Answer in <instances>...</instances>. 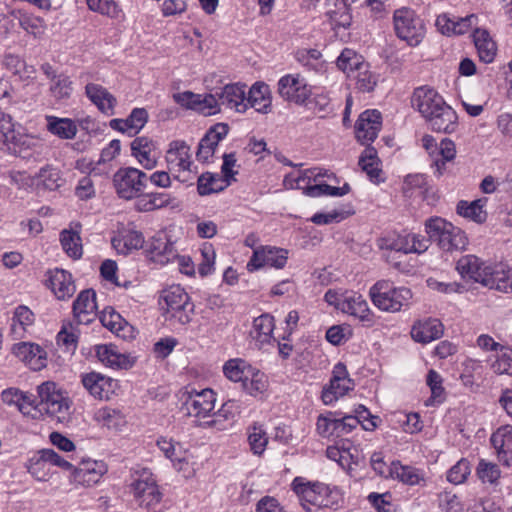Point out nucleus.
<instances>
[{"label":"nucleus","instance_id":"f257e3e1","mask_svg":"<svg viewBox=\"0 0 512 512\" xmlns=\"http://www.w3.org/2000/svg\"><path fill=\"white\" fill-rule=\"evenodd\" d=\"M38 400L32 395L24 393V400L20 401L19 411L23 414L36 417L37 414H46L52 420L67 424L71 420V401L69 397L57 388L54 382H44L37 387Z\"/></svg>","mask_w":512,"mask_h":512},{"label":"nucleus","instance_id":"f03ea898","mask_svg":"<svg viewBox=\"0 0 512 512\" xmlns=\"http://www.w3.org/2000/svg\"><path fill=\"white\" fill-rule=\"evenodd\" d=\"M324 300L335 309L357 318L368 326L374 323V314L367 301L356 291L329 289L324 295Z\"/></svg>","mask_w":512,"mask_h":512},{"label":"nucleus","instance_id":"7ed1b4c3","mask_svg":"<svg viewBox=\"0 0 512 512\" xmlns=\"http://www.w3.org/2000/svg\"><path fill=\"white\" fill-rule=\"evenodd\" d=\"M369 297L379 310L396 313L409 307L412 292L404 286L395 287L389 280H379L370 287Z\"/></svg>","mask_w":512,"mask_h":512},{"label":"nucleus","instance_id":"20e7f679","mask_svg":"<svg viewBox=\"0 0 512 512\" xmlns=\"http://www.w3.org/2000/svg\"><path fill=\"white\" fill-rule=\"evenodd\" d=\"M425 230L431 241L444 251L465 249L468 240L465 233L441 217H432L425 222Z\"/></svg>","mask_w":512,"mask_h":512},{"label":"nucleus","instance_id":"39448f33","mask_svg":"<svg viewBox=\"0 0 512 512\" xmlns=\"http://www.w3.org/2000/svg\"><path fill=\"white\" fill-rule=\"evenodd\" d=\"M130 491L141 507L156 511L162 500L157 481L149 469L134 470L131 474Z\"/></svg>","mask_w":512,"mask_h":512},{"label":"nucleus","instance_id":"423d86ee","mask_svg":"<svg viewBox=\"0 0 512 512\" xmlns=\"http://www.w3.org/2000/svg\"><path fill=\"white\" fill-rule=\"evenodd\" d=\"M164 159L167 170L181 182L190 180L189 176L197 173L194 170L191 148L184 140L171 141Z\"/></svg>","mask_w":512,"mask_h":512},{"label":"nucleus","instance_id":"0eeeda50","mask_svg":"<svg viewBox=\"0 0 512 512\" xmlns=\"http://www.w3.org/2000/svg\"><path fill=\"white\" fill-rule=\"evenodd\" d=\"M148 175L135 167H124L116 171L113 184L117 195L124 200H132L144 192Z\"/></svg>","mask_w":512,"mask_h":512},{"label":"nucleus","instance_id":"6e6552de","mask_svg":"<svg viewBox=\"0 0 512 512\" xmlns=\"http://www.w3.org/2000/svg\"><path fill=\"white\" fill-rule=\"evenodd\" d=\"M160 305L171 317L176 318L181 324L190 321L194 305L185 290L179 285H173L164 289L161 293Z\"/></svg>","mask_w":512,"mask_h":512},{"label":"nucleus","instance_id":"1a4fd4ad","mask_svg":"<svg viewBox=\"0 0 512 512\" xmlns=\"http://www.w3.org/2000/svg\"><path fill=\"white\" fill-rule=\"evenodd\" d=\"M394 28L397 36L410 46L419 45L425 35L423 21L408 8H401L394 12Z\"/></svg>","mask_w":512,"mask_h":512},{"label":"nucleus","instance_id":"9d476101","mask_svg":"<svg viewBox=\"0 0 512 512\" xmlns=\"http://www.w3.org/2000/svg\"><path fill=\"white\" fill-rule=\"evenodd\" d=\"M184 395L183 406L187 415L198 419L212 417L211 412H213L216 403V394L212 389L206 388L198 391L191 388Z\"/></svg>","mask_w":512,"mask_h":512},{"label":"nucleus","instance_id":"9b49d317","mask_svg":"<svg viewBox=\"0 0 512 512\" xmlns=\"http://www.w3.org/2000/svg\"><path fill=\"white\" fill-rule=\"evenodd\" d=\"M291 488L301 501L318 506H327V498L331 495V488L319 481H309L304 477H296Z\"/></svg>","mask_w":512,"mask_h":512},{"label":"nucleus","instance_id":"f8f14e48","mask_svg":"<svg viewBox=\"0 0 512 512\" xmlns=\"http://www.w3.org/2000/svg\"><path fill=\"white\" fill-rule=\"evenodd\" d=\"M288 260V250L275 246H258L254 249L253 255L247 263L248 271H255L262 267L269 266L282 269Z\"/></svg>","mask_w":512,"mask_h":512},{"label":"nucleus","instance_id":"ddd939ff","mask_svg":"<svg viewBox=\"0 0 512 512\" xmlns=\"http://www.w3.org/2000/svg\"><path fill=\"white\" fill-rule=\"evenodd\" d=\"M278 93L288 102L303 105L311 95L306 80L299 74H287L278 81Z\"/></svg>","mask_w":512,"mask_h":512},{"label":"nucleus","instance_id":"4468645a","mask_svg":"<svg viewBox=\"0 0 512 512\" xmlns=\"http://www.w3.org/2000/svg\"><path fill=\"white\" fill-rule=\"evenodd\" d=\"M353 387L354 383L348 375L346 366L339 362L333 368L329 386L325 387L322 392V400L326 405L332 404Z\"/></svg>","mask_w":512,"mask_h":512},{"label":"nucleus","instance_id":"2eb2a0df","mask_svg":"<svg viewBox=\"0 0 512 512\" xmlns=\"http://www.w3.org/2000/svg\"><path fill=\"white\" fill-rule=\"evenodd\" d=\"M157 446L177 471L182 472L185 477H190L193 474L194 470L189 462L188 451L179 442L171 438L160 437L157 440Z\"/></svg>","mask_w":512,"mask_h":512},{"label":"nucleus","instance_id":"dca6fc26","mask_svg":"<svg viewBox=\"0 0 512 512\" xmlns=\"http://www.w3.org/2000/svg\"><path fill=\"white\" fill-rule=\"evenodd\" d=\"M412 106L427 120L445 104L443 97L433 88L421 86L414 90Z\"/></svg>","mask_w":512,"mask_h":512},{"label":"nucleus","instance_id":"f3484780","mask_svg":"<svg viewBox=\"0 0 512 512\" xmlns=\"http://www.w3.org/2000/svg\"><path fill=\"white\" fill-rule=\"evenodd\" d=\"M131 155L146 170H152L158 165L157 142L147 136L136 137L130 144Z\"/></svg>","mask_w":512,"mask_h":512},{"label":"nucleus","instance_id":"a211bd4d","mask_svg":"<svg viewBox=\"0 0 512 512\" xmlns=\"http://www.w3.org/2000/svg\"><path fill=\"white\" fill-rule=\"evenodd\" d=\"M382 127L381 113L377 110L362 112L355 125V134L361 144L373 142Z\"/></svg>","mask_w":512,"mask_h":512},{"label":"nucleus","instance_id":"6ab92c4d","mask_svg":"<svg viewBox=\"0 0 512 512\" xmlns=\"http://www.w3.org/2000/svg\"><path fill=\"white\" fill-rule=\"evenodd\" d=\"M146 251L149 259L160 265L173 263L177 257V250L164 233L153 236Z\"/></svg>","mask_w":512,"mask_h":512},{"label":"nucleus","instance_id":"aec40b11","mask_svg":"<svg viewBox=\"0 0 512 512\" xmlns=\"http://www.w3.org/2000/svg\"><path fill=\"white\" fill-rule=\"evenodd\" d=\"M228 131L229 127L225 123H217L211 127L198 144L197 160L201 162L209 161L214 155L219 142L227 136Z\"/></svg>","mask_w":512,"mask_h":512},{"label":"nucleus","instance_id":"412c9836","mask_svg":"<svg viewBox=\"0 0 512 512\" xmlns=\"http://www.w3.org/2000/svg\"><path fill=\"white\" fill-rule=\"evenodd\" d=\"M73 315L77 324L88 325L96 319V294L93 290L88 289L79 293L73 303Z\"/></svg>","mask_w":512,"mask_h":512},{"label":"nucleus","instance_id":"4be33fe9","mask_svg":"<svg viewBox=\"0 0 512 512\" xmlns=\"http://www.w3.org/2000/svg\"><path fill=\"white\" fill-rule=\"evenodd\" d=\"M107 472V466L103 461H82L73 471L72 479L76 484L92 486L100 481Z\"/></svg>","mask_w":512,"mask_h":512},{"label":"nucleus","instance_id":"5701e85b","mask_svg":"<svg viewBox=\"0 0 512 512\" xmlns=\"http://www.w3.org/2000/svg\"><path fill=\"white\" fill-rule=\"evenodd\" d=\"M12 353L32 370L38 371L46 366V352L35 343L19 342L13 345Z\"/></svg>","mask_w":512,"mask_h":512},{"label":"nucleus","instance_id":"b1692460","mask_svg":"<svg viewBox=\"0 0 512 512\" xmlns=\"http://www.w3.org/2000/svg\"><path fill=\"white\" fill-rule=\"evenodd\" d=\"M47 286L59 300H65L73 296L76 291L72 275L63 269L50 270L47 273Z\"/></svg>","mask_w":512,"mask_h":512},{"label":"nucleus","instance_id":"393cba45","mask_svg":"<svg viewBox=\"0 0 512 512\" xmlns=\"http://www.w3.org/2000/svg\"><path fill=\"white\" fill-rule=\"evenodd\" d=\"M95 353L102 364L113 369H128L134 364V359L130 355L121 353L112 344L95 346Z\"/></svg>","mask_w":512,"mask_h":512},{"label":"nucleus","instance_id":"a878e982","mask_svg":"<svg viewBox=\"0 0 512 512\" xmlns=\"http://www.w3.org/2000/svg\"><path fill=\"white\" fill-rule=\"evenodd\" d=\"M478 17L475 14L466 17H449L447 14L439 15L436 19L438 30L444 35H462L477 25Z\"/></svg>","mask_w":512,"mask_h":512},{"label":"nucleus","instance_id":"bb28decb","mask_svg":"<svg viewBox=\"0 0 512 512\" xmlns=\"http://www.w3.org/2000/svg\"><path fill=\"white\" fill-rule=\"evenodd\" d=\"M221 107L238 113L246 112V85L227 84L218 90Z\"/></svg>","mask_w":512,"mask_h":512},{"label":"nucleus","instance_id":"cd10ccee","mask_svg":"<svg viewBox=\"0 0 512 512\" xmlns=\"http://www.w3.org/2000/svg\"><path fill=\"white\" fill-rule=\"evenodd\" d=\"M492 265H485L475 255H466L457 262V270L463 277L473 279L485 286Z\"/></svg>","mask_w":512,"mask_h":512},{"label":"nucleus","instance_id":"c85d7f7f","mask_svg":"<svg viewBox=\"0 0 512 512\" xmlns=\"http://www.w3.org/2000/svg\"><path fill=\"white\" fill-rule=\"evenodd\" d=\"M443 325L438 319L427 318L416 321L411 329V337L419 343H429L443 335Z\"/></svg>","mask_w":512,"mask_h":512},{"label":"nucleus","instance_id":"c756f323","mask_svg":"<svg viewBox=\"0 0 512 512\" xmlns=\"http://www.w3.org/2000/svg\"><path fill=\"white\" fill-rule=\"evenodd\" d=\"M272 98L269 86L263 82L254 83L246 92V110L251 107L255 111L267 114L271 111Z\"/></svg>","mask_w":512,"mask_h":512},{"label":"nucleus","instance_id":"7c9ffc66","mask_svg":"<svg viewBox=\"0 0 512 512\" xmlns=\"http://www.w3.org/2000/svg\"><path fill=\"white\" fill-rule=\"evenodd\" d=\"M485 287L502 293H512V267L503 263L492 265Z\"/></svg>","mask_w":512,"mask_h":512},{"label":"nucleus","instance_id":"2f4dec72","mask_svg":"<svg viewBox=\"0 0 512 512\" xmlns=\"http://www.w3.org/2000/svg\"><path fill=\"white\" fill-rule=\"evenodd\" d=\"M490 440L499 459L507 466H512V426L505 425L498 428Z\"/></svg>","mask_w":512,"mask_h":512},{"label":"nucleus","instance_id":"473e14b6","mask_svg":"<svg viewBox=\"0 0 512 512\" xmlns=\"http://www.w3.org/2000/svg\"><path fill=\"white\" fill-rule=\"evenodd\" d=\"M85 94L97 108L107 114H114L116 98L103 86L95 83H89L85 87Z\"/></svg>","mask_w":512,"mask_h":512},{"label":"nucleus","instance_id":"72a5a7b5","mask_svg":"<svg viewBox=\"0 0 512 512\" xmlns=\"http://www.w3.org/2000/svg\"><path fill=\"white\" fill-rule=\"evenodd\" d=\"M427 121L432 130L436 132L453 133L458 127V116L452 107L446 103L442 105L441 109L434 112Z\"/></svg>","mask_w":512,"mask_h":512},{"label":"nucleus","instance_id":"f704fd0d","mask_svg":"<svg viewBox=\"0 0 512 512\" xmlns=\"http://www.w3.org/2000/svg\"><path fill=\"white\" fill-rule=\"evenodd\" d=\"M82 384L93 397L101 400L110 398L113 384L111 378L91 372L82 376Z\"/></svg>","mask_w":512,"mask_h":512},{"label":"nucleus","instance_id":"c9c22d12","mask_svg":"<svg viewBox=\"0 0 512 512\" xmlns=\"http://www.w3.org/2000/svg\"><path fill=\"white\" fill-rule=\"evenodd\" d=\"M274 327V318L270 314H262L254 319L250 337L256 346L261 348L271 342Z\"/></svg>","mask_w":512,"mask_h":512},{"label":"nucleus","instance_id":"e433bc0d","mask_svg":"<svg viewBox=\"0 0 512 512\" xmlns=\"http://www.w3.org/2000/svg\"><path fill=\"white\" fill-rule=\"evenodd\" d=\"M388 474L391 478L410 486L419 485L424 481V474L421 470L410 465H403L400 461H393L390 464Z\"/></svg>","mask_w":512,"mask_h":512},{"label":"nucleus","instance_id":"4c0bfd02","mask_svg":"<svg viewBox=\"0 0 512 512\" xmlns=\"http://www.w3.org/2000/svg\"><path fill=\"white\" fill-rule=\"evenodd\" d=\"M473 42L479 58L484 63H491L497 53L496 42L486 29L476 28L473 32Z\"/></svg>","mask_w":512,"mask_h":512},{"label":"nucleus","instance_id":"58836bf2","mask_svg":"<svg viewBox=\"0 0 512 512\" xmlns=\"http://www.w3.org/2000/svg\"><path fill=\"white\" fill-rule=\"evenodd\" d=\"M104 327L115 333L118 337L129 339L134 337L133 327L115 311H105L100 318Z\"/></svg>","mask_w":512,"mask_h":512},{"label":"nucleus","instance_id":"ea45409f","mask_svg":"<svg viewBox=\"0 0 512 512\" xmlns=\"http://www.w3.org/2000/svg\"><path fill=\"white\" fill-rule=\"evenodd\" d=\"M325 14L335 26L348 28L352 22L350 9L344 0H326Z\"/></svg>","mask_w":512,"mask_h":512},{"label":"nucleus","instance_id":"a19ab883","mask_svg":"<svg viewBox=\"0 0 512 512\" xmlns=\"http://www.w3.org/2000/svg\"><path fill=\"white\" fill-rule=\"evenodd\" d=\"M359 166L372 182L380 183L383 181L381 178L382 170L380 168V160L374 147L368 145L364 149L359 158Z\"/></svg>","mask_w":512,"mask_h":512},{"label":"nucleus","instance_id":"79ce46f5","mask_svg":"<svg viewBox=\"0 0 512 512\" xmlns=\"http://www.w3.org/2000/svg\"><path fill=\"white\" fill-rule=\"evenodd\" d=\"M34 322L33 312L26 306H19L15 309L10 324V333L14 339L25 337L27 327Z\"/></svg>","mask_w":512,"mask_h":512},{"label":"nucleus","instance_id":"37998d69","mask_svg":"<svg viewBox=\"0 0 512 512\" xmlns=\"http://www.w3.org/2000/svg\"><path fill=\"white\" fill-rule=\"evenodd\" d=\"M64 183L60 175V171L50 165L42 167L35 174V187L38 190L54 191L61 187Z\"/></svg>","mask_w":512,"mask_h":512},{"label":"nucleus","instance_id":"c03bdc74","mask_svg":"<svg viewBox=\"0 0 512 512\" xmlns=\"http://www.w3.org/2000/svg\"><path fill=\"white\" fill-rule=\"evenodd\" d=\"M46 120L47 130L61 139L70 140L73 139L77 134V125L70 118L46 116Z\"/></svg>","mask_w":512,"mask_h":512},{"label":"nucleus","instance_id":"a18cd8bd","mask_svg":"<svg viewBox=\"0 0 512 512\" xmlns=\"http://www.w3.org/2000/svg\"><path fill=\"white\" fill-rule=\"evenodd\" d=\"M38 144V139L32 135L14 132L13 139L7 144L4 150H7L19 157L27 158L31 155V151Z\"/></svg>","mask_w":512,"mask_h":512},{"label":"nucleus","instance_id":"49530a36","mask_svg":"<svg viewBox=\"0 0 512 512\" xmlns=\"http://www.w3.org/2000/svg\"><path fill=\"white\" fill-rule=\"evenodd\" d=\"M230 183L223 175L207 172L198 177L197 190L200 195H209L223 191Z\"/></svg>","mask_w":512,"mask_h":512},{"label":"nucleus","instance_id":"de8ad7c7","mask_svg":"<svg viewBox=\"0 0 512 512\" xmlns=\"http://www.w3.org/2000/svg\"><path fill=\"white\" fill-rule=\"evenodd\" d=\"M486 203L487 198L476 199L472 202L461 200L458 202L456 210L460 216L476 223H483L487 218V213L484 210Z\"/></svg>","mask_w":512,"mask_h":512},{"label":"nucleus","instance_id":"09e8293b","mask_svg":"<svg viewBox=\"0 0 512 512\" xmlns=\"http://www.w3.org/2000/svg\"><path fill=\"white\" fill-rule=\"evenodd\" d=\"M337 67L351 77L358 69L365 68L366 62L356 51L345 48L337 58Z\"/></svg>","mask_w":512,"mask_h":512},{"label":"nucleus","instance_id":"8fccbe9b","mask_svg":"<svg viewBox=\"0 0 512 512\" xmlns=\"http://www.w3.org/2000/svg\"><path fill=\"white\" fill-rule=\"evenodd\" d=\"M239 406L237 402L234 400H229L225 402L222 407L212 415L211 420L202 423L204 427H215L217 430L225 429L223 425V420H231L234 419L236 414L238 413Z\"/></svg>","mask_w":512,"mask_h":512},{"label":"nucleus","instance_id":"3c124183","mask_svg":"<svg viewBox=\"0 0 512 512\" xmlns=\"http://www.w3.org/2000/svg\"><path fill=\"white\" fill-rule=\"evenodd\" d=\"M252 367L242 359H230L223 366L224 375L233 382H243L250 376Z\"/></svg>","mask_w":512,"mask_h":512},{"label":"nucleus","instance_id":"603ef678","mask_svg":"<svg viewBox=\"0 0 512 512\" xmlns=\"http://www.w3.org/2000/svg\"><path fill=\"white\" fill-rule=\"evenodd\" d=\"M28 472L38 481H47L51 474V468L48 460L44 457L43 450L38 455L32 457L27 465Z\"/></svg>","mask_w":512,"mask_h":512},{"label":"nucleus","instance_id":"864d4df0","mask_svg":"<svg viewBox=\"0 0 512 512\" xmlns=\"http://www.w3.org/2000/svg\"><path fill=\"white\" fill-rule=\"evenodd\" d=\"M60 241L68 256L73 259H79L82 256L81 238L77 232L68 230L62 231Z\"/></svg>","mask_w":512,"mask_h":512},{"label":"nucleus","instance_id":"5fc2aeb1","mask_svg":"<svg viewBox=\"0 0 512 512\" xmlns=\"http://www.w3.org/2000/svg\"><path fill=\"white\" fill-rule=\"evenodd\" d=\"M242 387L251 396H258L268 387L267 377L264 373L252 368L250 376L243 382Z\"/></svg>","mask_w":512,"mask_h":512},{"label":"nucleus","instance_id":"6e6d98bb","mask_svg":"<svg viewBox=\"0 0 512 512\" xmlns=\"http://www.w3.org/2000/svg\"><path fill=\"white\" fill-rule=\"evenodd\" d=\"M350 191V186L346 183L342 187H334L328 184L319 183L308 185L304 188V194L310 197H319L322 195L343 196Z\"/></svg>","mask_w":512,"mask_h":512},{"label":"nucleus","instance_id":"4d7b16f0","mask_svg":"<svg viewBox=\"0 0 512 512\" xmlns=\"http://www.w3.org/2000/svg\"><path fill=\"white\" fill-rule=\"evenodd\" d=\"M298 60L309 71L323 73L326 70L325 61L322 60L320 51L316 49L305 50L298 53Z\"/></svg>","mask_w":512,"mask_h":512},{"label":"nucleus","instance_id":"13d9d810","mask_svg":"<svg viewBox=\"0 0 512 512\" xmlns=\"http://www.w3.org/2000/svg\"><path fill=\"white\" fill-rule=\"evenodd\" d=\"M435 154L436 157L433 160V164L436 167L439 175H441L442 170L445 167V163L447 161H451L455 157L456 150L454 142L450 139H443Z\"/></svg>","mask_w":512,"mask_h":512},{"label":"nucleus","instance_id":"bf43d9fd","mask_svg":"<svg viewBox=\"0 0 512 512\" xmlns=\"http://www.w3.org/2000/svg\"><path fill=\"white\" fill-rule=\"evenodd\" d=\"M96 420L108 429H119L124 424V418L120 411L112 408H101L95 415Z\"/></svg>","mask_w":512,"mask_h":512},{"label":"nucleus","instance_id":"052dcab7","mask_svg":"<svg viewBox=\"0 0 512 512\" xmlns=\"http://www.w3.org/2000/svg\"><path fill=\"white\" fill-rule=\"evenodd\" d=\"M248 442L254 454L261 455L267 446L268 437L261 425L254 424L248 430Z\"/></svg>","mask_w":512,"mask_h":512},{"label":"nucleus","instance_id":"680f3d73","mask_svg":"<svg viewBox=\"0 0 512 512\" xmlns=\"http://www.w3.org/2000/svg\"><path fill=\"white\" fill-rule=\"evenodd\" d=\"M477 476L483 483L495 484L501 471L497 464L481 459L476 469Z\"/></svg>","mask_w":512,"mask_h":512},{"label":"nucleus","instance_id":"e2e57ef3","mask_svg":"<svg viewBox=\"0 0 512 512\" xmlns=\"http://www.w3.org/2000/svg\"><path fill=\"white\" fill-rule=\"evenodd\" d=\"M195 110L204 115H214L221 110V103L218 90L214 94H199V101L196 103Z\"/></svg>","mask_w":512,"mask_h":512},{"label":"nucleus","instance_id":"0e129e2a","mask_svg":"<svg viewBox=\"0 0 512 512\" xmlns=\"http://www.w3.org/2000/svg\"><path fill=\"white\" fill-rule=\"evenodd\" d=\"M471 473L470 463L467 459H460L447 472V480L452 484H462Z\"/></svg>","mask_w":512,"mask_h":512},{"label":"nucleus","instance_id":"69168bd1","mask_svg":"<svg viewBox=\"0 0 512 512\" xmlns=\"http://www.w3.org/2000/svg\"><path fill=\"white\" fill-rule=\"evenodd\" d=\"M491 369L498 375H509L512 377V349L506 347L502 353L497 354L491 363Z\"/></svg>","mask_w":512,"mask_h":512},{"label":"nucleus","instance_id":"338daca9","mask_svg":"<svg viewBox=\"0 0 512 512\" xmlns=\"http://www.w3.org/2000/svg\"><path fill=\"white\" fill-rule=\"evenodd\" d=\"M72 90V81L64 74H60L50 86L52 95L58 100L69 98Z\"/></svg>","mask_w":512,"mask_h":512},{"label":"nucleus","instance_id":"774afa93","mask_svg":"<svg viewBox=\"0 0 512 512\" xmlns=\"http://www.w3.org/2000/svg\"><path fill=\"white\" fill-rule=\"evenodd\" d=\"M442 512H463V505L458 496L449 491L441 492L438 496Z\"/></svg>","mask_w":512,"mask_h":512}]
</instances>
